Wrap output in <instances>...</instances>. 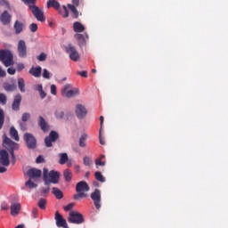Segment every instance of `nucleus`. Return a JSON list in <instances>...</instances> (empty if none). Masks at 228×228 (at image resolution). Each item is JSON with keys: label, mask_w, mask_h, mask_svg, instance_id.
Masks as SVG:
<instances>
[{"label": "nucleus", "mask_w": 228, "mask_h": 228, "mask_svg": "<svg viewBox=\"0 0 228 228\" xmlns=\"http://www.w3.org/2000/svg\"><path fill=\"white\" fill-rule=\"evenodd\" d=\"M99 140H100V143L101 145H105V142H104V137L102 136V130L100 129L99 131Z\"/></svg>", "instance_id": "obj_47"}, {"label": "nucleus", "mask_w": 228, "mask_h": 228, "mask_svg": "<svg viewBox=\"0 0 228 228\" xmlns=\"http://www.w3.org/2000/svg\"><path fill=\"white\" fill-rule=\"evenodd\" d=\"M43 177L45 181V184L49 186L51 183L53 184H58L60 183V173L54 170H51L50 172L47 168L43 169Z\"/></svg>", "instance_id": "obj_2"}, {"label": "nucleus", "mask_w": 228, "mask_h": 228, "mask_svg": "<svg viewBox=\"0 0 228 228\" xmlns=\"http://www.w3.org/2000/svg\"><path fill=\"white\" fill-rule=\"evenodd\" d=\"M74 208V203H69L66 207H64V211H70Z\"/></svg>", "instance_id": "obj_54"}, {"label": "nucleus", "mask_w": 228, "mask_h": 228, "mask_svg": "<svg viewBox=\"0 0 228 228\" xmlns=\"http://www.w3.org/2000/svg\"><path fill=\"white\" fill-rule=\"evenodd\" d=\"M1 209H2L3 211H8V209H9L8 204H6V203H2V204H1Z\"/></svg>", "instance_id": "obj_56"}, {"label": "nucleus", "mask_w": 228, "mask_h": 228, "mask_svg": "<svg viewBox=\"0 0 228 228\" xmlns=\"http://www.w3.org/2000/svg\"><path fill=\"white\" fill-rule=\"evenodd\" d=\"M18 88L21 94L26 92V82H24V78H18Z\"/></svg>", "instance_id": "obj_29"}, {"label": "nucleus", "mask_w": 228, "mask_h": 228, "mask_svg": "<svg viewBox=\"0 0 228 228\" xmlns=\"http://www.w3.org/2000/svg\"><path fill=\"white\" fill-rule=\"evenodd\" d=\"M37 90L40 93L44 91V87L42 86V85H38Z\"/></svg>", "instance_id": "obj_64"}, {"label": "nucleus", "mask_w": 228, "mask_h": 228, "mask_svg": "<svg viewBox=\"0 0 228 228\" xmlns=\"http://www.w3.org/2000/svg\"><path fill=\"white\" fill-rule=\"evenodd\" d=\"M43 77L45 79H51V73L49 72V70L45 69L43 70Z\"/></svg>", "instance_id": "obj_44"}, {"label": "nucleus", "mask_w": 228, "mask_h": 228, "mask_svg": "<svg viewBox=\"0 0 228 228\" xmlns=\"http://www.w3.org/2000/svg\"><path fill=\"white\" fill-rule=\"evenodd\" d=\"M52 193L54 195V197H56V199L58 200H61L63 199V192L61 191V190L58 189L57 187H53L52 189Z\"/></svg>", "instance_id": "obj_27"}, {"label": "nucleus", "mask_w": 228, "mask_h": 228, "mask_svg": "<svg viewBox=\"0 0 228 228\" xmlns=\"http://www.w3.org/2000/svg\"><path fill=\"white\" fill-rule=\"evenodd\" d=\"M20 127L21 131H26L28 129L26 123H22V122L20 123Z\"/></svg>", "instance_id": "obj_58"}, {"label": "nucleus", "mask_w": 228, "mask_h": 228, "mask_svg": "<svg viewBox=\"0 0 228 228\" xmlns=\"http://www.w3.org/2000/svg\"><path fill=\"white\" fill-rule=\"evenodd\" d=\"M27 175H28L29 179H38V177L42 176V170L30 168L28 170Z\"/></svg>", "instance_id": "obj_18"}, {"label": "nucleus", "mask_w": 228, "mask_h": 228, "mask_svg": "<svg viewBox=\"0 0 228 228\" xmlns=\"http://www.w3.org/2000/svg\"><path fill=\"white\" fill-rule=\"evenodd\" d=\"M75 38L77 40L78 45L80 47H83V45H86V40L85 39V36L83 34H76Z\"/></svg>", "instance_id": "obj_25"}, {"label": "nucleus", "mask_w": 228, "mask_h": 228, "mask_svg": "<svg viewBox=\"0 0 228 228\" xmlns=\"http://www.w3.org/2000/svg\"><path fill=\"white\" fill-rule=\"evenodd\" d=\"M73 31L75 33H83L85 31V26L81 22L76 21L73 23Z\"/></svg>", "instance_id": "obj_23"}, {"label": "nucleus", "mask_w": 228, "mask_h": 228, "mask_svg": "<svg viewBox=\"0 0 228 228\" xmlns=\"http://www.w3.org/2000/svg\"><path fill=\"white\" fill-rule=\"evenodd\" d=\"M23 140L29 150L37 149V138L35 135L29 133H25L23 135Z\"/></svg>", "instance_id": "obj_7"}, {"label": "nucleus", "mask_w": 228, "mask_h": 228, "mask_svg": "<svg viewBox=\"0 0 228 228\" xmlns=\"http://www.w3.org/2000/svg\"><path fill=\"white\" fill-rule=\"evenodd\" d=\"M29 29L32 33H37V31L38 30V25H37V23H31L29 25Z\"/></svg>", "instance_id": "obj_40"}, {"label": "nucleus", "mask_w": 228, "mask_h": 228, "mask_svg": "<svg viewBox=\"0 0 228 228\" xmlns=\"http://www.w3.org/2000/svg\"><path fill=\"white\" fill-rule=\"evenodd\" d=\"M29 9L32 12L34 17H36L37 20H39V22H45L44 11L40 10V8H38L37 5H29Z\"/></svg>", "instance_id": "obj_8"}, {"label": "nucleus", "mask_w": 228, "mask_h": 228, "mask_svg": "<svg viewBox=\"0 0 228 228\" xmlns=\"http://www.w3.org/2000/svg\"><path fill=\"white\" fill-rule=\"evenodd\" d=\"M102 126H104V117L101 116L100 117V129L102 131Z\"/></svg>", "instance_id": "obj_57"}, {"label": "nucleus", "mask_w": 228, "mask_h": 228, "mask_svg": "<svg viewBox=\"0 0 228 228\" xmlns=\"http://www.w3.org/2000/svg\"><path fill=\"white\" fill-rule=\"evenodd\" d=\"M63 176L67 183H70L72 181V171H70L69 169L64 170Z\"/></svg>", "instance_id": "obj_31"}, {"label": "nucleus", "mask_w": 228, "mask_h": 228, "mask_svg": "<svg viewBox=\"0 0 228 228\" xmlns=\"http://www.w3.org/2000/svg\"><path fill=\"white\" fill-rule=\"evenodd\" d=\"M25 186H28L29 190H33V188H37L38 185H37V183H33V182L31 181V178H29V179L26 182Z\"/></svg>", "instance_id": "obj_37"}, {"label": "nucleus", "mask_w": 228, "mask_h": 228, "mask_svg": "<svg viewBox=\"0 0 228 228\" xmlns=\"http://www.w3.org/2000/svg\"><path fill=\"white\" fill-rule=\"evenodd\" d=\"M46 6H47L48 9L49 8H53L57 12L61 8V4L57 0H48L47 3H46Z\"/></svg>", "instance_id": "obj_22"}, {"label": "nucleus", "mask_w": 228, "mask_h": 228, "mask_svg": "<svg viewBox=\"0 0 228 228\" xmlns=\"http://www.w3.org/2000/svg\"><path fill=\"white\" fill-rule=\"evenodd\" d=\"M88 138V134H83L79 138V147H86V140Z\"/></svg>", "instance_id": "obj_32"}, {"label": "nucleus", "mask_w": 228, "mask_h": 228, "mask_svg": "<svg viewBox=\"0 0 228 228\" xmlns=\"http://www.w3.org/2000/svg\"><path fill=\"white\" fill-rule=\"evenodd\" d=\"M4 90H5V92H15L17 90V85L10 84V83H4Z\"/></svg>", "instance_id": "obj_26"}, {"label": "nucleus", "mask_w": 228, "mask_h": 228, "mask_svg": "<svg viewBox=\"0 0 228 228\" xmlns=\"http://www.w3.org/2000/svg\"><path fill=\"white\" fill-rule=\"evenodd\" d=\"M78 76H81V77H88V71L83 70L77 72Z\"/></svg>", "instance_id": "obj_51"}, {"label": "nucleus", "mask_w": 228, "mask_h": 228, "mask_svg": "<svg viewBox=\"0 0 228 228\" xmlns=\"http://www.w3.org/2000/svg\"><path fill=\"white\" fill-rule=\"evenodd\" d=\"M36 163L40 164V163H45V159H44V156L39 155L37 159Z\"/></svg>", "instance_id": "obj_50"}, {"label": "nucleus", "mask_w": 228, "mask_h": 228, "mask_svg": "<svg viewBox=\"0 0 228 228\" xmlns=\"http://www.w3.org/2000/svg\"><path fill=\"white\" fill-rule=\"evenodd\" d=\"M59 156H60V160H59L60 165H65V163L69 161V155H67V153H60Z\"/></svg>", "instance_id": "obj_33"}, {"label": "nucleus", "mask_w": 228, "mask_h": 228, "mask_svg": "<svg viewBox=\"0 0 228 228\" xmlns=\"http://www.w3.org/2000/svg\"><path fill=\"white\" fill-rule=\"evenodd\" d=\"M31 216L34 219L38 218V208H35L32 209Z\"/></svg>", "instance_id": "obj_45"}, {"label": "nucleus", "mask_w": 228, "mask_h": 228, "mask_svg": "<svg viewBox=\"0 0 228 228\" xmlns=\"http://www.w3.org/2000/svg\"><path fill=\"white\" fill-rule=\"evenodd\" d=\"M17 51L20 58H28V46L26 45V41L20 40L18 42Z\"/></svg>", "instance_id": "obj_9"}, {"label": "nucleus", "mask_w": 228, "mask_h": 228, "mask_svg": "<svg viewBox=\"0 0 228 228\" xmlns=\"http://www.w3.org/2000/svg\"><path fill=\"white\" fill-rule=\"evenodd\" d=\"M4 124V111L0 110V129H3V126Z\"/></svg>", "instance_id": "obj_38"}, {"label": "nucleus", "mask_w": 228, "mask_h": 228, "mask_svg": "<svg viewBox=\"0 0 228 228\" xmlns=\"http://www.w3.org/2000/svg\"><path fill=\"white\" fill-rule=\"evenodd\" d=\"M69 224H76L79 225L85 222V218L81 215V213L77 211H70L68 217Z\"/></svg>", "instance_id": "obj_6"}, {"label": "nucleus", "mask_w": 228, "mask_h": 228, "mask_svg": "<svg viewBox=\"0 0 228 228\" xmlns=\"http://www.w3.org/2000/svg\"><path fill=\"white\" fill-rule=\"evenodd\" d=\"M68 8L70 10V12H72L75 19H77V17H79V12L76 8V5H72V4H69Z\"/></svg>", "instance_id": "obj_34"}, {"label": "nucleus", "mask_w": 228, "mask_h": 228, "mask_svg": "<svg viewBox=\"0 0 228 228\" xmlns=\"http://www.w3.org/2000/svg\"><path fill=\"white\" fill-rule=\"evenodd\" d=\"M77 194H74V200H79V199H86L87 197L86 192L90 191V186L85 181L78 182L76 185Z\"/></svg>", "instance_id": "obj_3"}, {"label": "nucleus", "mask_w": 228, "mask_h": 228, "mask_svg": "<svg viewBox=\"0 0 228 228\" xmlns=\"http://www.w3.org/2000/svg\"><path fill=\"white\" fill-rule=\"evenodd\" d=\"M54 218L56 221L57 227L69 228L67 220H65V218H63V216H61V214H60V212L56 211Z\"/></svg>", "instance_id": "obj_14"}, {"label": "nucleus", "mask_w": 228, "mask_h": 228, "mask_svg": "<svg viewBox=\"0 0 228 228\" xmlns=\"http://www.w3.org/2000/svg\"><path fill=\"white\" fill-rule=\"evenodd\" d=\"M66 53H68V54H69V58L70 60H72V61H79V53H77V50L76 49V47L72 45H68L66 46Z\"/></svg>", "instance_id": "obj_10"}, {"label": "nucleus", "mask_w": 228, "mask_h": 228, "mask_svg": "<svg viewBox=\"0 0 228 228\" xmlns=\"http://www.w3.org/2000/svg\"><path fill=\"white\" fill-rule=\"evenodd\" d=\"M14 30L16 35H20V32L24 30V23L16 20L14 22Z\"/></svg>", "instance_id": "obj_24"}, {"label": "nucleus", "mask_w": 228, "mask_h": 228, "mask_svg": "<svg viewBox=\"0 0 228 228\" xmlns=\"http://www.w3.org/2000/svg\"><path fill=\"white\" fill-rule=\"evenodd\" d=\"M65 116V113L61 110H57L55 111V117L56 118H62Z\"/></svg>", "instance_id": "obj_41"}, {"label": "nucleus", "mask_w": 228, "mask_h": 228, "mask_svg": "<svg viewBox=\"0 0 228 228\" xmlns=\"http://www.w3.org/2000/svg\"><path fill=\"white\" fill-rule=\"evenodd\" d=\"M51 188L47 187V188H43L42 191H43V195H45V193H49Z\"/></svg>", "instance_id": "obj_61"}, {"label": "nucleus", "mask_w": 228, "mask_h": 228, "mask_svg": "<svg viewBox=\"0 0 228 228\" xmlns=\"http://www.w3.org/2000/svg\"><path fill=\"white\" fill-rule=\"evenodd\" d=\"M0 6H5L8 10H10V3L6 0H0Z\"/></svg>", "instance_id": "obj_48"}, {"label": "nucleus", "mask_w": 228, "mask_h": 228, "mask_svg": "<svg viewBox=\"0 0 228 228\" xmlns=\"http://www.w3.org/2000/svg\"><path fill=\"white\" fill-rule=\"evenodd\" d=\"M83 163L86 167H90L92 165V159H90V157H84Z\"/></svg>", "instance_id": "obj_42"}, {"label": "nucleus", "mask_w": 228, "mask_h": 228, "mask_svg": "<svg viewBox=\"0 0 228 228\" xmlns=\"http://www.w3.org/2000/svg\"><path fill=\"white\" fill-rule=\"evenodd\" d=\"M91 199L94 201V207L99 211L101 209V191L99 189H95L94 191L91 193Z\"/></svg>", "instance_id": "obj_12"}, {"label": "nucleus", "mask_w": 228, "mask_h": 228, "mask_svg": "<svg viewBox=\"0 0 228 228\" xmlns=\"http://www.w3.org/2000/svg\"><path fill=\"white\" fill-rule=\"evenodd\" d=\"M29 118H31V114L28 112H25L22 114V117H21L22 122H28Z\"/></svg>", "instance_id": "obj_39"}, {"label": "nucleus", "mask_w": 228, "mask_h": 228, "mask_svg": "<svg viewBox=\"0 0 228 228\" xmlns=\"http://www.w3.org/2000/svg\"><path fill=\"white\" fill-rule=\"evenodd\" d=\"M10 136L12 137V139L15 140V142H19L20 140L19 132H17V130L13 126L11 127L10 129Z\"/></svg>", "instance_id": "obj_30"}, {"label": "nucleus", "mask_w": 228, "mask_h": 228, "mask_svg": "<svg viewBox=\"0 0 228 228\" xmlns=\"http://www.w3.org/2000/svg\"><path fill=\"white\" fill-rule=\"evenodd\" d=\"M39 94L41 99H45V96L47 95V94H45V92L44 91L39 92Z\"/></svg>", "instance_id": "obj_62"}, {"label": "nucleus", "mask_w": 228, "mask_h": 228, "mask_svg": "<svg viewBox=\"0 0 228 228\" xmlns=\"http://www.w3.org/2000/svg\"><path fill=\"white\" fill-rule=\"evenodd\" d=\"M6 76V71H4V69H3V68H1L0 66V77H4Z\"/></svg>", "instance_id": "obj_60"}, {"label": "nucleus", "mask_w": 228, "mask_h": 228, "mask_svg": "<svg viewBox=\"0 0 228 228\" xmlns=\"http://www.w3.org/2000/svg\"><path fill=\"white\" fill-rule=\"evenodd\" d=\"M37 206L39 209H45L47 208V200L40 199L37 202Z\"/></svg>", "instance_id": "obj_35"}, {"label": "nucleus", "mask_w": 228, "mask_h": 228, "mask_svg": "<svg viewBox=\"0 0 228 228\" xmlns=\"http://www.w3.org/2000/svg\"><path fill=\"white\" fill-rule=\"evenodd\" d=\"M94 177L96 181H100V183H104L106 181V178H104L102 174H101L99 171L94 173Z\"/></svg>", "instance_id": "obj_36"}, {"label": "nucleus", "mask_w": 228, "mask_h": 228, "mask_svg": "<svg viewBox=\"0 0 228 228\" xmlns=\"http://www.w3.org/2000/svg\"><path fill=\"white\" fill-rule=\"evenodd\" d=\"M61 95L62 97H67V99L76 97V95H79V89L72 88L70 84H66L61 89Z\"/></svg>", "instance_id": "obj_5"}, {"label": "nucleus", "mask_w": 228, "mask_h": 228, "mask_svg": "<svg viewBox=\"0 0 228 228\" xmlns=\"http://www.w3.org/2000/svg\"><path fill=\"white\" fill-rule=\"evenodd\" d=\"M20 102H22V95L18 94L14 96V99L12 104V111H19V110H20Z\"/></svg>", "instance_id": "obj_15"}, {"label": "nucleus", "mask_w": 228, "mask_h": 228, "mask_svg": "<svg viewBox=\"0 0 228 228\" xmlns=\"http://www.w3.org/2000/svg\"><path fill=\"white\" fill-rule=\"evenodd\" d=\"M0 21L4 26H8L12 22V14L8 12V11H4L1 15H0Z\"/></svg>", "instance_id": "obj_17"}, {"label": "nucleus", "mask_w": 228, "mask_h": 228, "mask_svg": "<svg viewBox=\"0 0 228 228\" xmlns=\"http://www.w3.org/2000/svg\"><path fill=\"white\" fill-rule=\"evenodd\" d=\"M6 101H7L6 95L3 93H0V104H3V105L6 104Z\"/></svg>", "instance_id": "obj_43"}, {"label": "nucleus", "mask_w": 228, "mask_h": 228, "mask_svg": "<svg viewBox=\"0 0 228 228\" xmlns=\"http://www.w3.org/2000/svg\"><path fill=\"white\" fill-rule=\"evenodd\" d=\"M7 72H8V74H10V76H13V75H15L16 69L14 68L11 67V68L7 69Z\"/></svg>", "instance_id": "obj_52"}, {"label": "nucleus", "mask_w": 228, "mask_h": 228, "mask_svg": "<svg viewBox=\"0 0 228 228\" xmlns=\"http://www.w3.org/2000/svg\"><path fill=\"white\" fill-rule=\"evenodd\" d=\"M0 165H3V167L10 165V154L6 150H0Z\"/></svg>", "instance_id": "obj_13"}, {"label": "nucleus", "mask_w": 228, "mask_h": 228, "mask_svg": "<svg viewBox=\"0 0 228 228\" xmlns=\"http://www.w3.org/2000/svg\"><path fill=\"white\" fill-rule=\"evenodd\" d=\"M24 69H25V66H24L23 63H18L17 64V70H18V72H21V70H24Z\"/></svg>", "instance_id": "obj_53"}, {"label": "nucleus", "mask_w": 228, "mask_h": 228, "mask_svg": "<svg viewBox=\"0 0 228 228\" xmlns=\"http://www.w3.org/2000/svg\"><path fill=\"white\" fill-rule=\"evenodd\" d=\"M21 206L20 203H12L11 205V215L12 216H17L20 213Z\"/></svg>", "instance_id": "obj_19"}, {"label": "nucleus", "mask_w": 228, "mask_h": 228, "mask_svg": "<svg viewBox=\"0 0 228 228\" xmlns=\"http://www.w3.org/2000/svg\"><path fill=\"white\" fill-rule=\"evenodd\" d=\"M51 94L52 95H56V85L51 86Z\"/></svg>", "instance_id": "obj_55"}, {"label": "nucleus", "mask_w": 228, "mask_h": 228, "mask_svg": "<svg viewBox=\"0 0 228 228\" xmlns=\"http://www.w3.org/2000/svg\"><path fill=\"white\" fill-rule=\"evenodd\" d=\"M3 147L6 149L11 154V163L15 165L17 159H15V152L14 151H19V144L12 139H10L6 134L3 135Z\"/></svg>", "instance_id": "obj_1"}, {"label": "nucleus", "mask_w": 228, "mask_h": 228, "mask_svg": "<svg viewBox=\"0 0 228 228\" xmlns=\"http://www.w3.org/2000/svg\"><path fill=\"white\" fill-rule=\"evenodd\" d=\"M24 3H27L28 4H33L32 6H35V3H37V0H22Z\"/></svg>", "instance_id": "obj_59"}, {"label": "nucleus", "mask_w": 228, "mask_h": 228, "mask_svg": "<svg viewBox=\"0 0 228 228\" xmlns=\"http://www.w3.org/2000/svg\"><path fill=\"white\" fill-rule=\"evenodd\" d=\"M81 0H72V3H73V5L74 6H79V2H80Z\"/></svg>", "instance_id": "obj_63"}, {"label": "nucleus", "mask_w": 228, "mask_h": 228, "mask_svg": "<svg viewBox=\"0 0 228 228\" xmlns=\"http://www.w3.org/2000/svg\"><path fill=\"white\" fill-rule=\"evenodd\" d=\"M37 60L39 61H45V60H47V54L42 53L41 54H39V56H37Z\"/></svg>", "instance_id": "obj_46"}, {"label": "nucleus", "mask_w": 228, "mask_h": 228, "mask_svg": "<svg viewBox=\"0 0 228 228\" xmlns=\"http://www.w3.org/2000/svg\"><path fill=\"white\" fill-rule=\"evenodd\" d=\"M60 138L56 131H51L49 135L45 138V147H53V143Z\"/></svg>", "instance_id": "obj_11"}, {"label": "nucleus", "mask_w": 228, "mask_h": 228, "mask_svg": "<svg viewBox=\"0 0 228 228\" xmlns=\"http://www.w3.org/2000/svg\"><path fill=\"white\" fill-rule=\"evenodd\" d=\"M0 61L4 67H12L15 64L13 61V53L9 49L0 50Z\"/></svg>", "instance_id": "obj_4"}, {"label": "nucleus", "mask_w": 228, "mask_h": 228, "mask_svg": "<svg viewBox=\"0 0 228 228\" xmlns=\"http://www.w3.org/2000/svg\"><path fill=\"white\" fill-rule=\"evenodd\" d=\"M86 108H85V106H83L82 104H77V108H76V115L77 117V118H79L80 120L85 118L86 117Z\"/></svg>", "instance_id": "obj_16"}, {"label": "nucleus", "mask_w": 228, "mask_h": 228, "mask_svg": "<svg viewBox=\"0 0 228 228\" xmlns=\"http://www.w3.org/2000/svg\"><path fill=\"white\" fill-rule=\"evenodd\" d=\"M28 72L31 76H34V77H40V76H42V67H32Z\"/></svg>", "instance_id": "obj_21"}, {"label": "nucleus", "mask_w": 228, "mask_h": 228, "mask_svg": "<svg viewBox=\"0 0 228 228\" xmlns=\"http://www.w3.org/2000/svg\"><path fill=\"white\" fill-rule=\"evenodd\" d=\"M57 12L61 15V17H63V19H67V17H69V9H67V6L65 5H62V8L59 7Z\"/></svg>", "instance_id": "obj_28"}, {"label": "nucleus", "mask_w": 228, "mask_h": 228, "mask_svg": "<svg viewBox=\"0 0 228 228\" xmlns=\"http://www.w3.org/2000/svg\"><path fill=\"white\" fill-rule=\"evenodd\" d=\"M95 165L96 167H104L106 165V162L101 160V159H96Z\"/></svg>", "instance_id": "obj_49"}, {"label": "nucleus", "mask_w": 228, "mask_h": 228, "mask_svg": "<svg viewBox=\"0 0 228 228\" xmlns=\"http://www.w3.org/2000/svg\"><path fill=\"white\" fill-rule=\"evenodd\" d=\"M38 126L44 133H47V131H49V125L42 116H39Z\"/></svg>", "instance_id": "obj_20"}]
</instances>
